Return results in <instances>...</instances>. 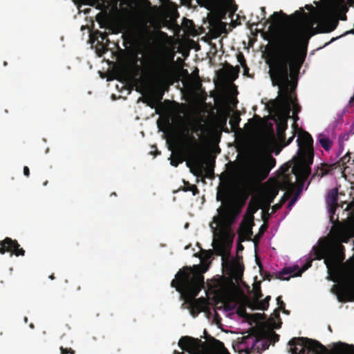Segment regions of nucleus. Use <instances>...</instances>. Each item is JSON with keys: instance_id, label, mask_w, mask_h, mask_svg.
Listing matches in <instances>:
<instances>
[{"instance_id": "obj_56", "label": "nucleus", "mask_w": 354, "mask_h": 354, "mask_svg": "<svg viewBox=\"0 0 354 354\" xmlns=\"http://www.w3.org/2000/svg\"><path fill=\"white\" fill-rule=\"evenodd\" d=\"M49 278H50V279H52V280H53V279H55L54 274H53L50 275V276H49Z\"/></svg>"}, {"instance_id": "obj_41", "label": "nucleus", "mask_w": 354, "mask_h": 354, "mask_svg": "<svg viewBox=\"0 0 354 354\" xmlns=\"http://www.w3.org/2000/svg\"><path fill=\"white\" fill-rule=\"evenodd\" d=\"M294 138H295V134H293L290 138H289L287 141L285 140L284 142H282L281 143L283 144V147L288 146L289 144H290L292 142Z\"/></svg>"}, {"instance_id": "obj_36", "label": "nucleus", "mask_w": 354, "mask_h": 354, "mask_svg": "<svg viewBox=\"0 0 354 354\" xmlns=\"http://www.w3.org/2000/svg\"><path fill=\"white\" fill-rule=\"evenodd\" d=\"M183 162L182 159L179 158H174L171 160V165L174 167H177L180 163Z\"/></svg>"}, {"instance_id": "obj_59", "label": "nucleus", "mask_w": 354, "mask_h": 354, "mask_svg": "<svg viewBox=\"0 0 354 354\" xmlns=\"http://www.w3.org/2000/svg\"><path fill=\"white\" fill-rule=\"evenodd\" d=\"M47 184H48V180H46V181L44 183V186H46V185H47Z\"/></svg>"}, {"instance_id": "obj_9", "label": "nucleus", "mask_w": 354, "mask_h": 354, "mask_svg": "<svg viewBox=\"0 0 354 354\" xmlns=\"http://www.w3.org/2000/svg\"><path fill=\"white\" fill-rule=\"evenodd\" d=\"M187 139L189 145L186 149V153L189 160L194 164L196 167V173L192 172L197 176H203V162L201 159V153L200 149V144L198 140L193 136H187Z\"/></svg>"}, {"instance_id": "obj_37", "label": "nucleus", "mask_w": 354, "mask_h": 354, "mask_svg": "<svg viewBox=\"0 0 354 354\" xmlns=\"http://www.w3.org/2000/svg\"><path fill=\"white\" fill-rule=\"evenodd\" d=\"M293 104V113L297 114L301 111V106L295 102H292Z\"/></svg>"}, {"instance_id": "obj_34", "label": "nucleus", "mask_w": 354, "mask_h": 354, "mask_svg": "<svg viewBox=\"0 0 354 354\" xmlns=\"http://www.w3.org/2000/svg\"><path fill=\"white\" fill-rule=\"evenodd\" d=\"M97 34L100 35V37L102 39V42H103L104 41L106 43L109 42V39L108 38V34L106 32H102L97 31Z\"/></svg>"}, {"instance_id": "obj_16", "label": "nucleus", "mask_w": 354, "mask_h": 354, "mask_svg": "<svg viewBox=\"0 0 354 354\" xmlns=\"http://www.w3.org/2000/svg\"><path fill=\"white\" fill-rule=\"evenodd\" d=\"M138 56L134 55L131 63L122 67L121 73L123 75L129 77L137 76L140 68L138 64Z\"/></svg>"}, {"instance_id": "obj_63", "label": "nucleus", "mask_w": 354, "mask_h": 354, "mask_svg": "<svg viewBox=\"0 0 354 354\" xmlns=\"http://www.w3.org/2000/svg\"><path fill=\"white\" fill-rule=\"evenodd\" d=\"M236 68L237 69V71L239 72V66H236Z\"/></svg>"}, {"instance_id": "obj_61", "label": "nucleus", "mask_w": 354, "mask_h": 354, "mask_svg": "<svg viewBox=\"0 0 354 354\" xmlns=\"http://www.w3.org/2000/svg\"><path fill=\"white\" fill-rule=\"evenodd\" d=\"M269 275H270V274H269ZM266 279H267L268 280H270V276H267V277H266Z\"/></svg>"}, {"instance_id": "obj_13", "label": "nucleus", "mask_w": 354, "mask_h": 354, "mask_svg": "<svg viewBox=\"0 0 354 354\" xmlns=\"http://www.w3.org/2000/svg\"><path fill=\"white\" fill-rule=\"evenodd\" d=\"M201 339L189 336L182 337L178 342V346L189 354H199L202 344Z\"/></svg>"}, {"instance_id": "obj_58", "label": "nucleus", "mask_w": 354, "mask_h": 354, "mask_svg": "<svg viewBox=\"0 0 354 354\" xmlns=\"http://www.w3.org/2000/svg\"><path fill=\"white\" fill-rule=\"evenodd\" d=\"M147 4L150 5L151 3L149 0H144Z\"/></svg>"}, {"instance_id": "obj_35", "label": "nucleus", "mask_w": 354, "mask_h": 354, "mask_svg": "<svg viewBox=\"0 0 354 354\" xmlns=\"http://www.w3.org/2000/svg\"><path fill=\"white\" fill-rule=\"evenodd\" d=\"M277 303L279 306L277 308H279L280 310H284L285 303L283 301L281 296L277 297Z\"/></svg>"}, {"instance_id": "obj_26", "label": "nucleus", "mask_w": 354, "mask_h": 354, "mask_svg": "<svg viewBox=\"0 0 354 354\" xmlns=\"http://www.w3.org/2000/svg\"><path fill=\"white\" fill-rule=\"evenodd\" d=\"M185 185L182 188V190L184 192H188L190 191L192 192L194 196H196L199 193V191L197 188V187L195 185H191L188 182L184 181Z\"/></svg>"}, {"instance_id": "obj_47", "label": "nucleus", "mask_w": 354, "mask_h": 354, "mask_svg": "<svg viewBox=\"0 0 354 354\" xmlns=\"http://www.w3.org/2000/svg\"><path fill=\"white\" fill-rule=\"evenodd\" d=\"M345 1L346 4L348 6L353 7L354 6V0H344Z\"/></svg>"}, {"instance_id": "obj_45", "label": "nucleus", "mask_w": 354, "mask_h": 354, "mask_svg": "<svg viewBox=\"0 0 354 354\" xmlns=\"http://www.w3.org/2000/svg\"><path fill=\"white\" fill-rule=\"evenodd\" d=\"M0 253L1 254H5L6 252L7 249L5 248V246L3 245L2 241H0Z\"/></svg>"}, {"instance_id": "obj_49", "label": "nucleus", "mask_w": 354, "mask_h": 354, "mask_svg": "<svg viewBox=\"0 0 354 354\" xmlns=\"http://www.w3.org/2000/svg\"><path fill=\"white\" fill-rule=\"evenodd\" d=\"M281 203H279V204H276L272 206V210L273 212H275L277 211V209H280L281 207Z\"/></svg>"}, {"instance_id": "obj_4", "label": "nucleus", "mask_w": 354, "mask_h": 354, "mask_svg": "<svg viewBox=\"0 0 354 354\" xmlns=\"http://www.w3.org/2000/svg\"><path fill=\"white\" fill-rule=\"evenodd\" d=\"M344 246L338 240L325 238L319 240L317 246L313 247L315 259H324L328 270L337 267L345 259Z\"/></svg>"}, {"instance_id": "obj_10", "label": "nucleus", "mask_w": 354, "mask_h": 354, "mask_svg": "<svg viewBox=\"0 0 354 354\" xmlns=\"http://www.w3.org/2000/svg\"><path fill=\"white\" fill-rule=\"evenodd\" d=\"M293 167L294 166L292 167L290 173H289L290 165H289L288 163L282 165L280 169L282 173L280 183L281 188L285 190L293 189L295 188L297 184L299 188L302 189L305 182L307 180H305L301 183V179L296 178V176L292 171Z\"/></svg>"}, {"instance_id": "obj_20", "label": "nucleus", "mask_w": 354, "mask_h": 354, "mask_svg": "<svg viewBox=\"0 0 354 354\" xmlns=\"http://www.w3.org/2000/svg\"><path fill=\"white\" fill-rule=\"evenodd\" d=\"M257 339L256 337H251L250 335H247L241 337V340L239 342L240 346H243L242 350L246 353H249L250 350L252 349Z\"/></svg>"}, {"instance_id": "obj_40", "label": "nucleus", "mask_w": 354, "mask_h": 354, "mask_svg": "<svg viewBox=\"0 0 354 354\" xmlns=\"http://www.w3.org/2000/svg\"><path fill=\"white\" fill-rule=\"evenodd\" d=\"M73 1L79 9L81 4H88V0H73Z\"/></svg>"}, {"instance_id": "obj_14", "label": "nucleus", "mask_w": 354, "mask_h": 354, "mask_svg": "<svg viewBox=\"0 0 354 354\" xmlns=\"http://www.w3.org/2000/svg\"><path fill=\"white\" fill-rule=\"evenodd\" d=\"M290 106H288L287 110L278 117L277 122V135L280 142L286 140L285 131L288 127V119L290 118Z\"/></svg>"}, {"instance_id": "obj_8", "label": "nucleus", "mask_w": 354, "mask_h": 354, "mask_svg": "<svg viewBox=\"0 0 354 354\" xmlns=\"http://www.w3.org/2000/svg\"><path fill=\"white\" fill-rule=\"evenodd\" d=\"M151 66V77L159 85H165L170 80L171 67L165 58L156 57L153 59Z\"/></svg>"}, {"instance_id": "obj_60", "label": "nucleus", "mask_w": 354, "mask_h": 354, "mask_svg": "<svg viewBox=\"0 0 354 354\" xmlns=\"http://www.w3.org/2000/svg\"><path fill=\"white\" fill-rule=\"evenodd\" d=\"M230 267H234V263H230Z\"/></svg>"}, {"instance_id": "obj_21", "label": "nucleus", "mask_w": 354, "mask_h": 354, "mask_svg": "<svg viewBox=\"0 0 354 354\" xmlns=\"http://www.w3.org/2000/svg\"><path fill=\"white\" fill-rule=\"evenodd\" d=\"M326 203L330 211H334L337 206V189L329 190L326 196Z\"/></svg>"}, {"instance_id": "obj_15", "label": "nucleus", "mask_w": 354, "mask_h": 354, "mask_svg": "<svg viewBox=\"0 0 354 354\" xmlns=\"http://www.w3.org/2000/svg\"><path fill=\"white\" fill-rule=\"evenodd\" d=\"M3 245L7 249L6 252H10L17 257L24 256L25 250L20 248V245L15 239H12L10 237L5 238L3 241Z\"/></svg>"}, {"instance_id": "obj_54", "label": "nucleus", "mask_w": 354, "mask_h": 354, "mask_svg": "<svg viewBox=\"0 0 354 354\" xmlns=\"http://www.w3.org/2000/svg\"><path fill=\"white\" fill-rule=\"evenodd\" d=\"M283 313H286L287 315H289V311L286 310V308H284V310H281Z\"/></svg>"}, {"instance_id": "obj_28", "label": "nucleus", "mask_w": 354, "mask_h": 354, "mask_svg": "<svg viewBox=\"0 0 354 354\" xmlns=\"http://www.w3.org/2000/svg\"><path fill=\"white\" fill-rule=\"evenodd\" d=\"M252 292L254 294V298L252 299L259 300L263 297L259 283H257L254 286Z\"/></svg>"}, {"instance_id": "obj_6", "label": "nucleus", "mask_w": 354, "mask_h": 354, "mask_svg": "<svg viewBox=\"0 0 354 354\" xmlns=\"http://www.w3.org/2000/svg\"><path fill=\"white\" fill-rule=\"evenodd\" d=\"M350 160L351 153L347 152L345 156L341 158L336 162L331 164L325 162L321 163L319 166L317 167L314 173L312 174L310 177V181L316 179L319 180L320 178L326 175H333L336 170H338L341 172V174L344 175V172L348 167L346 166V164L350 162Z\"/></svg>"}, {"instance_id": "obj_64", "label": "nucleus", "mask_w": 354, "mask_h": 354, "mask_svg": "<svg viewBox=\"0 0 354 354\" xmlns=\"http://www.w3.org/2000/svg\"><path fill=\"white\" fill-rule=\"evenodd\" d=\"M162 95H163V93H161L160 97H159L158 100H160L162 99Z\"/></svg>"}, {"instance_id": "obj_30", "label": "nucleus", "mask_w": 354, "mask_h": 354, "mask_svg": "<svg viewBox=\"0 0 354 354\" xmlns=\"http://www.w3.org/2000/svg\"><path fill=\"white\" fill-rule=\"evenodd\" d=\"M211 341L213 343V346L218 350L225 349L224 344L219 341L218 339H215L214 337H211Z\"/></svg>"}, {"instance_id": "obj_31", "label": "nucleus", "mask_w": 354, "mask_h": 354, "mask_svg": "<svg viewBox=\"0 0 354 354\" xmlns=\"http://www.w3.org/2000/svg\"><path fill=\"white\" fill-rule=\"evenodd\" d=\"M237 61L240 63V64L245 68V70H248L246 65V61L245 59L244 55L242 53H239L236 55Z\"/></svg>"}, {"instance_id": "obj_27", "label": "nucleus", "mask_w": 354, "mask_h": 354, "mask_svg": "<svg viewBox=\"0 0 354 354\" xmlns=\"http://www.w3.org/2000/svg\"><path fill=\"white\" fill-rule=\"evenodd\" d=\"M349 139V133L346 132L339 136L338 142L339 145V153L344 150V142Z\"/></svg>"}, {"instance_id": "obj_46", "label": "nucleus", "mask_w": 354, "mask_h": 354, "mask_svg": "<svg viewBox=\"0 0 354 354\" xmlns=\"http://www.w3.org/2000/svg\"><path fill=\"white\" fill-rule=\"evenodd\" d=\"M24 174L26 177H28L30 176V169H29V168L27 166H25L24 167Z\"/></svg>"}, {"instance_id": "obj_3", "label": "nucleus", "mask_w": 354, "mask_h": 354, "mask_svg": "<svg viewBox=\"0 0 354 354\" xmlns=\"http://www.w3.org/2000/svg\"><path fill=\"white\" fill-rule=\"evenodd\" d=\"M298 143V160L292 169L296 178L304 180H307L311 174V165L313 163L314 149L313 139L310 134L306 131L297 140Z\"/></svg>"}, {"instance_id": "obj_17", "label": "nucleus", "mask_w": 354, "mask_h": 354, "mask_svg": "<svg viewBox=\"0 0 354 354\" xmlns=\"http://www.w3.org/2000/svg\"><path fill=\"white\" fill-rule=\"evenodd\" d=\"M252 225H254L252 220L243 222L241 224L239 232V239L240 242L252 239Z\"/></svg>"}, {"instance_id": "obj_38", "label": "nucleus", "mask_w": 354, "mask_h": 354, "mask_svg": "<svg viewBox=\"0 0 354 354\" xmlns=\"http://www.w3.org/2000/svg\"><path fill=\"white\" fill-rule=\"evenodd\" d=\"M281 310L279 308H276L272 315V320L274 319H280V315H279V313H280Z\"/></svg>"}, {"instance_id": "obj_55", "label": "nucleus", "mask_w": 354, "mask_h": 354, "mask_svg": "<svg viewBox=\"0 0 354 354\" xmlns=\"http://www.w3.org/2000/svg\"><path fill=\"white\" fill-rule=\"evenodd\" d=\"M174 354H184V353L183 352H178V351H174Z\"/></svg>"}, {"instance_id": "obj_33", "label": "nucleus", "mask_w": 354, "mask_h": 354, "mask_svg": "<svg viewBox=\"0 0 354 354\" xmlns=\"http://www.w3.org/2000/svg\"><path fill=\"white\" fill-rule=\"evenodd\" d=\"M214 176V168L208 166L205 169V177L212 178Z\"/></svg>"}, {"instance_id": "obj_5", "label": "nucleus", "mask_w": 354, "mask_h": 354, "mask_svg": "<svg viewBox=\"0 0 354 354\" xmlns=\"http://www.w3.org/2000/svg\"><path fill=\"white\" fill-rule=\"evenodd\" d=\"M276 165V160L271 154L258 153L253 156L248 165L250 186L252 187L267 178Z\"/></svg>"}, {"instance_id": "obj_50", "label": "nucleus", "mask_w": 354, "mask_h": 354, "mask_svg": "<svg viewBox=\"0 0 354 354\" xmlns=\"http://www.w3.org/2000/svg\"><path fill=\"white\" fill-rule=\"evenodd\" d=\"M305 8L309 11H313L315 10V8L312 5H306Z\"/></svg>"}, {"instance_id": "obj_2", "label": "nucleus", "mask_w": 354, "mask_h": 354, "mask_svg": "<svg viewBox=\"0 0 354 354\" xmlns=\"http://www.w3.org/2000/svg\"><path fill=\"white\" fill-rule=\"evenodd\" d=\"M175 277L176 278L171 281V286L181 293V298L184 300L181 308L189 309L194 317H196L201 312L208 311V299L203 297L196 299L204 287L203 273L198 270L185 266L180 270Z\"/></svg>"}, {"instance_id": "obj_23", "label": "nucleus", "mask_w": 354, "mask_h": 354, "mask_svg": "<svg viewBox=\"0 0 354 354\" xmlns=\"http://www.w3.org/2000/svg\"><path fill=\"white\" fill-rule=\"evenodd\" d=\"M215 251L216 254L219 256H222V260H223V264L225 261V255H228L230 254V248L228 245H227L225 243L221 242L217 244V245L215 247Z\"/></svg>"}, {"instance_id": "obj_25", "label": "nucleus", "mask_w": 354, "mask_h": 354, "mask_svg": "<svg viewBox=\"0 0 354 354\" xmlns=\"http://www.w3.org/2000/svg\"><path fill=\"white\" fill-rule=\"evenodd\" d=\"M336 9L342 14V17H340L341 20H346V13L348 10V7L346 4L344 0H338V1L335 4Z\"/></svg>"}, {"instance_id": "obj_11", "label": "nucleus", "mask_w": 354, "mask_h": 354, "mask_svg": "<svg viewBox=\"0 0 354 354\" xmlns=\"http://www.w3.org/2000/svg\"><path fill=\"white\" fill-rule=\"evenodd\" d=\"M335 293L339 302L354 301V278L339 284Z\"/></svg>"}, {"instance_id": "obj_44", "label": "nucleus", "mask_w": 354, "mask_h": 354, "mask_svg": "<svg viewBox=\"0 0 354 354\" xmlns=\"http://www.w3.org/2000/svg\"><path fill=\"white\" fill-rule=\"evenodd\" d=\"M203 253H205V257L203 258L207 260L212 257V252L209 251H203Z\"/></svg>"}, {"instance_id": "obj_42", "label": "nucleus", "mask_w": 354, "mask_h": 354, "mask_svg": "<svg viewBox=\"0 0 354 354\" xmlns=\"http://www.w3.org/2000/svg\"><path fill=\"white\" fill-rule=\"evenodd\" d=\"M271 338L273 342H276L279 341V335L277 334L275 332L272 331Z\"/></svg>"}, {"instance_id": "obj_48", "label": "nucleus", "mask_w": 354, "mask_h": 354, "mask_svg": "<svg viewBox=\"0 0 354 354\" xmlns=\"http://www.w3.org/2000/svg\"><path fill=\"white\" fill-rule=\"evenodd\" d=\"M279 14L280 15H282L283 17H287L288 16L283 13L282 11H280L279 13L278 12H274V14L272 15V17H278V15Z\"/></svg>"}, {"instance_id": "obj_51", "label": "nucleus", "mask_w": 354, "mask_h": 354, "mask_svg": "<svg viewBox=\"0 0 354 354\" xmlns=\"http://www.w3.org/2000/svg\"><path fill=\"white\" fill-rule=\"evenodd\" d=\"M292 118L294 120L295 123L299 120V117L297 116V114L293 113Z\"/></svg>"}, {"instance_id": "obj_57", "label": "nucleus", "mask_w": 354, "mask_h": 354, "mask_svg": "<svg viewBox=\"0 0 354 354\" xmlns=\"http://www.w3.org/2000/svg\"><path fill=\"white\" fill-rule=\"evenodd\" d=\"M257 210V208L254 207L252 210V213H254L256 212V211Z\"/></svg>"}, {"instance_id": "obj_1", "label": "nucleus", "mask_w": 354, "mask_h": 354, "mask_svg": "<svg viewBox=\"0 0 354 354\" xmlns=\"http://www.w3.org/2000/svg\"><path fill=\"white\" fill-rule=\"evenodd\" d=\"M303 17L304 24L289 25L280 29L273 37L270 46V57L268 64L269 74L273 86L279 87V95L283 101H292L291 91L296 87V83L290 82L299 73L305 61L310 38L318 32H328L333 30L335 26L330 28H314L313 18L301 8L290 16L297 20Z\"/></svg>"}, {"instance_id": "obj_39", "label": "nucleus", "mask_w": 354, "mask_h": 354, "mask_svg": "<svg viewBox=\"0 0 354 354\" xmlns=\"http://www.w3.org/2000/svg\"><path fill=\"white\" fill-rule=\"evenodd\" d=\"M345 264L346 266H349L351 271L353 272H354V259L353 260L348 259V261H346Z\"/></svg>"}, {"instance_id": "obj_18", "label": "nucleus", "mask_w": 354, "mask_h": 354, "mask_svg": "<svg viewBox=\"0 0 354 354\" xmlns=\"http://www.w3.org/2000/svg\"><path fill=\"white\" fill-rule=\"evenodd\" d=\"M219 215L214 217V222L217 225H224L230 224L232 220V214L229 209H218Z\"/></svg>"}, {"instance_id": "obj_24", "label": "nucleus", "mask_w": 354, "mask_h": 354, "mask_svg": "<svg viewBox=\"0 0 354 354\" xmlns=\"http://www.w3.org/2000/svg\"><path fill=\"white\" fill-rule=\"evenodd\" d=\"M318 141L320 145L326 151H329L331 149L333 142L332 140L326 136L323 133H321L318 136Z\"/></svg>"}, {"instance_id": "obj_53", "label": "nucleus", "mask_w": 354, "mask_h": 354, "mask_svg": "<svg viewBox=\"0 0 354 354\" xmlns=\"http://www.w3.org/2000/svg\"><path fill=\"white\" fill-rule=\"evenodd\" d=\"M238 250H243V246L241 244V242L239 241V244L238 245Z\"/></svg>"}, {"instance_id": "obj_52", "label": "nucleus", "mask_w": 354, "mask_h": 354, "mask_svg": "<svg viewBox=\"0 0 354 354\" xmlns=\"http://www.w3.org/2000/svg\"><path fill=\"white\" fill-rule=\"evenodd\" d=\"M270 299H271V297L269 295L266 296V298L264 299V300L268 301V303L270 302Z\"/></svg>"}, {"instance_id": "obj_7", "label": "nucleus", "mask_w": 354, "mask_h": 354, "mask_svg": "<svg viewBox=\"0 0 354 354\" xmlns=\"http://www.w3.org/2000/svg\"><path fill=\"white\" fill-rule=\"evenodd\" d=\"M136 36L137 41L147 47L156 46L155 40L158 38L166 39L168 37L167 34L160 30H151L147 26L146 21H143L138 24Z\"/></svg>"}, {"instance_id": "obj_62", "label": "nucleus", "mask_w": 354, "mask_h": 354, "mask_svg": "<svg viewBox=\"0 0 354 354\" xmlns=\"http://www.w3.org/2000/svg\"><path fill=\"white\" fill-rule=\"evenodd\" d=\"M294 202H295V200H294V199H292V200L291 201V202H290V205H292Z\"/></svg>"}, {"instance_id": "obj_32", "label": "nucleus", "mask_w": 354, "mask_h": 354, "mask_svg": "<svg viewBox=\"0 0 354 354\" xmlns=\"http://www.w3.org/2000/svg\"><path fill=\"white\" fill-rule=\"evenodd\" d=\"M60 352H61V354H68V353H70V354H75V351L72 349L71 348H64L62 346L60 347Z\"/></svg>"}, {"instance_id": "obj_22", "label": "nucleus", "mask_w": 354, "mask_h": 354, "mask_svg": "<svg viewBox=\"0 0 354 354\" xmlns=\"http://www.w3.org/2000/svg\"><path fill=\"white\" fill-rule=\"evenodd\" d=\"M278 194V189L274 187L268 189L263 194V200L268 207L273 202L274 198Z\"/></svg>"}, {"instance_id": "obj_43", "label": "nucleus", "mask_w": 354, "mask_h": 354, "mask_svg": "<svg viewBox=\"0 0 354 354\" xmlns=\"http://www.w3.org/2000/svg\"><path fill=\"white\" fill-rule=\"evenodd\" d=\"M143 102H146L147 104V105L149 106H150L151 108H154V106H155V102L152 98H151L150 100L148 102H147L146 100H144Z\"/></svg>"}, {"instance_id": "obj_19", "label": "nucleus", "mask_w": 354, "mask_h": 354, "mask_svg": "<svg viewBox=\"0 0 354 354\" xmlns=\"http://www.w3.org/2000/svg\"><path fill=\"white\" fill-rule=\"evenodd\" d=\"M245 301L246 303V305L252 310H266L269 307V303L267 301L263 300H257V299H252L250 297H245Z\"/></svg>"}, {"instance_id": "obj_12", "label": "nucleus", "mask_w": 354, "mask_h": 354, "mask_svg": "<svg viewBox=\"0 0 354 354\" xmlns=\"http://www.w3.org/2000/svg\"><path fill=\"white\" fill-rule=\"evenodd\" d=\"M311 265V261H308L301 268L299 266L286 267L280 272L275 273V277L281 280H289L290 277H300Z\"/></svg>"}, {"instance_id": "obj_29", "label": "nucleus", "mask_w": 354, "mask_h": 354, "mask_svg": "<svg viewBox=\"0 0 354 354\" xmlns=\"http://www.w3.org/2000/svg\"><path fill=\"white\" fill-rule=\"evenodd\" d=\"M266 229H267V226L266 225H264V224H263L260 227L258 234H257L255 236L254 239H253V241H254V243L255 244H257L259 242V239L264 234V232L266 230Z\"/></svg>"}]
</instances>
